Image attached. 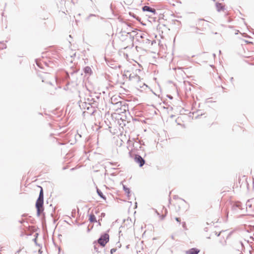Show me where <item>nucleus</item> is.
Here are the masks:
<instances>
[{
    "label": "nucleus",
    "instance_id": "f257e3e1",
    "mask_svg": "<svg viewBox=\"0 0 254 254\" xmlns=\"http://www.w3.org/2000/svg\"><path fill=\"white\" fill-rule=\"evenodd\" d=\"M129 80L132 82L134 87L137 89L141 88L144 84L141 80L140 77L134 72L129 75Z\"/></svg>",
    "mask_w": 254,
    "mask_h": 254
},
{
    "label": "nucleus",
    "instance_id": "2eb2a0df",
    "mask_svg": "<svg viewBox=\"0 0 254 254\" xmlns=\"http://www.w3.org/2000/svg\"><path fill=\"white\" fill-rule=\"evenodd\" d=\"M176 220L177 221H178L179 222H180L181 221L180 218H178V217L176 218Z\"/></svg>",
    "mask_w": 254,
    "mask_h": 254
},
{
    "label": "nucleus",
    "instance_id": "1a4fd4ad",
    "mask_svg": "<svg viewBox=\"0 0 254 254\" xmlns=\"http://www.w3.org/2000/svg\"><path fill=\"white\" fill-rule=\"evenodd\" d=\"M89 221L91 223L97 222L96 218L94 214L91 213L89 215Z\"/></svg>",
    "mask_w": 254,
    "mask_h": 254
},
{
    "label": "nucleus",
    "instance_id": "0eeeda50",
    "mask_svg": "<svg viewBox=\"0 0 254 254\" xmlns=\"http://www.w3.org/2000/svg\"><path fill=\"white\" fill-rule=\"evenodd\" d=\"M142 9L143 11H147L155 13L156 10L155 9L152 8L148 6H144L143 7Z\"/></svg>",
    "mask_w": 254,
    "mask_h": 254
},
{
    "label": "nucleus",
    "instance_id": "39448f33",
    "mask_svg": "<svg viewBox=\"0 0 254 254\" xmlns=\"http://www.w3.org/2000/svg\"><path fill=\"white\" fill-rule=\"evenodd\" d=\"M135 161L139 164L140 167H142L145 163L144 160L138 155H136L134 157Z\"/></svg>",
    "mask_w": 254,
    "mask_h": 254
},
{
    "label": "nucleus",
    "instance_id": "6e6552de",
    "mask_svg": "<svg viewBox=\"0 0 254 254\" xmlns=\"http://www.w3.org/2000/svg\"><path fill=\"white\" fill-rule=\"evenodd\" d=\"M124 190H125L126 193L127 194L128 199H130V197L131 196V193L130 191V189L125 186H123Z\"/></svg>",
    "mask_w": 254,
    "mask_h": 254
},
{
    "label": "nucleus",
    "instance_id": "4468645a",
    "mask_svg": "<svg viewBox=\"0 0 254 254\" xmlns=\"http://www.w3.org/2000/svg\"><path fill=\"white\" fill-rule=\"evenodd\" d=\"M235 250H236V249ZM237 251L238 254H242V252L239 249H237Z\"/></svg>",
    "mask_w": 254,
    "mask_h": 254
},
{
    "label": "nucleus",
    "instance_id": "f8f14e48",
    "mask_svg": "<svg viewBox=\"0 0 254 254\" xmlns=\"http://www.w3.org/2000/svg\"><path fill=\"white\" fill-rule=\"evenodd\" d=\"M6 48V45L4 44H2L0 42V48L3 49Z\"/></svg>",
    "mask_w": 254,
    "mask_h": 254
},
{
    "label": "nucleus",
    "instance_id": "20e7f679",
    "mask_svg": "<svg viewBox=\"0 0 254 254\" xmlns=\"http://www.w3.org/2000/svg\"><path fill=\"white\" fill-rule=\"evenodd\" d=\"M43 203L44 200L37 199L36 201V207L37 210V214L38 215H39L44 210Z\"/></svg>",
    "mask_w": 254,
    "mask_h": 254
},
{
    "label": "nucleus",
    "instance_id": "7ed1b4c3",
    "mask_svg": "<svg viewBox=\"0 0 254 254\" xmlns=\"http://www.w3.org/2000/svg\"><path fill=\"white\" fill-rule=\"evenodd\" d=\"M109 241V235L107 233L102 235L98 240V243L102 247H104Z\"/></svg>",
    "mask_w": 254,
    "mask_h": 254
},
{
    "label": "nucleus",
    "instance_id": "9d476101",
    "mask_svg": "<svg viewBox=\"0 0 254 254\" xmlns=\"http://www.w3.org/2000/svg\"><path fill=\"white\" fill-rule=\"evenodd\" d=\"M41 190L40 192L39 196L38 199H40V200H44V194L43 190L42 187H40Z\"/></svg>",
    "mask_w": 254,
    "mask_h": 254
},
{
    "label": "nucleus",
    "instance_id": "ddd939ff",
    "mask_svg": "<svg viewBox=\"0 0 254 254\" xmlns=\"http://www.w3.org/2000/svg\"><path fill=\"white\" fill-rule=\"evenodd\" d=\"M116 251V249H112L111 250V253L112 254L113 253L115 252Z\"/></svg>",
    "mask_w": 254,
    "mask_h": 254
},
{
    "label": "nucleus",
    "instance_id": "9b49d317",
    "mask_svg": "<svg viewBox=\"0 0 254 254\" xmlns=\"http://www.w3.org/2000/svg\"><path fill=\"white\" fill-rule=\"evenodd\" d=\"M97 193L98 194V195L101 197H102V198H103L105 200H106V197L103 195V193L99 190V189H97Z\"/></svg>",
    "mask_w": 254,
    "mask_h": 254
},
{
    "label": "nucleus",
    "instance_id": "423d86ee",
    "mask_svg": "<svg viewBox=\"0 0 254 254\" xmlns=\"http://www.w3.org/2000/svg\"><path fill=\"white\" fill-rule=\"evenodd\" d=\"M199 250L196 248H192L187 251L186 254H198L199 253Z\"/></svg>",
    "mask_w": 254,
    "mask_h": 254
},
{
    "label": "nucleus",
    "instance_id": "f03ea898",
    "mask_svg": "<svg viewBox=\"0 0 254 254\" xmlns=\"http://www.w3.org/2000/svg\"><path fill=\"white\" fill-rule=\"evenodd\" d=\"M218 236V241L221 244V246H224L226 244V240L229 237V234L225 231H223L220 232Z\"/></svg>",
    "mask_w": 254,
    "mask_h": 254
}]
</instances>
